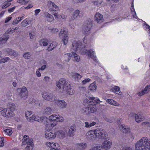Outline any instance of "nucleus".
<instances>
[{
    "instance_id": "f257e3e1",
    "label": "nucleus",
    "mask_w": 150,
    "mask_h": 150,
    "mask_svg": "<svg viewBox=\"0 0 150 150\" xmlns=\"http://www.w3.org/2000/svg\"><path fill=\"white\" fill-rule=\"evenodd\" d=\"M95 99L94 97H91L90 98H88L84 100V103H86L89 105V107H86L84 109V112H85L86 114H88L96 111L97 108L95 105L101 102V101L99 99Z\"/></svg>"
},
{
    "instance_id": "f03ea898",
    "label": "nucleus",
    "mask_w": 150,
    "mask_h": 150,
    "mask_svg": "<svg viewBox=\"0 0 150 150\" xmlns=\"http://www.w3.org/2000/svg\"><path fill=\"white\" fill-rule=\"evenodd\" d=\"M135 150H150V138L142 137L136 143Z\"/></svg>"
},
{
    "instance_id": "7ed1b4c3",
    "label": "nucleus",
    "mask_w": 150,
    "mask_h": 150,
    "mask_svg": "<svg viewBox=\"0 0 150 150\" xmlns=\"http://www.w3.org/2000/svg\"><path fill=\"white\" fill-rule=\"evenodd\" d=\"M22 144L23 145L26 146L25 147V150H32L33 148L34 144L33 139L30 138L27 135L24 136Z\"/></svg>"
},
{
    "instance_id": "20e7f679",
    "label": "nucleus",
    "mask_w": 150,
    "mask_h": 150,
    "mask_svg": "<svg viewBox=\"0 0 150 150\" xmlns=\"http://www.w3.org/2000/svg\"><path fill=\"white\" fill-rule=\"evenodd\" d=\"M86 45H82V44L79 41H74L72 43V49L74 52L79 51L83 54H85L87 53V50L85 49Z\"/></svg>"
},
{
    "instance_id": "39448f33",
    "label": "nucleus",
    "mask_w": 150,
    "mask_h": 150,
    "mask_svg": "<svg viewBox=\"0 0 150 150\" xmlns=\"http://www.w3.org/2000/svg\"><path fill=\"white\" fill-rule=\"evenodd\" d=\"M92 25V23L91 20H88L85 22L84 24L82 26V29L84 35H87L90 34Z\"/></svg>"
},
{
    "instance_id": "423d86ee",
    "label": "nucleus",
    "mask_w": 150,
    "mask_h": 150,
    "mask_svg": "<svg viewBox=\"0 0 150 150\" xmlns=\"http://www.w3.org/2000/svg\"><path fill=\"white\" fill-rule=\"evenodd\" d=\"M56 86L59 89L62 90L64 91L66 88H67L68 85H69V83L67 82L66 79L63 78L60 79L59 81H57L56 82Z\"/></svg>"
},
{
    "instance_id": "0eeeda50",
    "label": "nucleus",
    "mask_w": 150,
    "mask_h": 150,
    "mask_svg": "<svg viewBox=\"0 0 150 150\" xmlns=\"http://www.w3.org/2000/svg\"><path fill=\"white\" fill-rule=\"evenodd\" d=\"M96 138L100 139H106L108 138V135L104 129L98 128L95 130Z\"/></svg>"
},
{
    "instance_id": "6e6552de",
    "label": "nucleus",
    "mask_w": 150,
    "mask_h": 150,
    "mask_svg": "<svg viewBox=\"0 0 150 150\" xmlns=\"http://www.w3.org/2000/svg\"><path fill=\"white\" fill-rule=\"evenodd\" d=\"M41 95L43 98L47 101H54L57 99V97L53 94L48 92H42Z\"/></svg>"
},
{
    "instance_id": "1a4fd4ad",
    "label": "nucleus",
    "mask_w": 150,
    "mask_h": 150,
    "mask_svg": "<svg viewBox=\"0 0 150 150\" xmlns=\"http://www.w3.org/2000/svg\"><path fill=\"white\" fill-rule=\"evenodd\" d=\"M105 141L101 145H98L96 146L98 150H107L110 148L112 145V142L109 139Z\"/></svg>"
},
{
    "instance_id": "9d476101",
    "label": "nucleus",
    "mask_w": 150,
    "mask_h": 150,
    "mask_svg": "<svg viewBox=\"0 0 150 150\" xmlns=\"http://www.w3.org/2000/svg\"><path fill=\"white\" fill-rule=\"evenodd\" d=\"M57 115L56 114H53L50 116L48 120H47V122L45 124L47 125H49L51 127H54L56 125L57 119Z\"/></svg>"
},
{
    "instance_id": "9b49d317",
    "label": "nucleus",
    "mask_w": 150,
    "mask_h": 150,
    "mask_svg": "<svg viewBox=\"0 0 150 150\" xmlns=\"http://www.w3.org/2000/svg\"><path fill=\"white\" fill-rule=\"evenodd\" d=\"M17 91L19 92L21 99H25L28 97V92L27 88L24 86L21 88H18Z\"/></svg>"
},
{
    "instance_id": "f8f14e48",
    "label": "nucleus",
    "mask_w": 150,
    "mask_h": 150,
    "mask_svg": "<svg viewBox=\"0 0 150 150\" xmlns=\"http://www.w3.org/2000/svg\"><path fill=\"white\" fill-rule=\"evenodd\" d=\"M31 120H35L40 122H43L44 124H46L47 122V118L46 117H40L38 116L35 115H33L31 117Z\"/></svg>"
},
{
    "instance_id": "ddd939ff",
    "label": "nucleus",
    "mask_w": 150,
    "mask_h": 150,
    "mask_svg": "<svg viewBox=\"0 0 150 150\" xmlns=\"http://www.w3.org/2000/svg\"><path fill=\"white\" fill-rule=\"evenodd\" d=\"M56 132L54 131H47L45 133V137L47 139H54L56 137Z\"/></svg>"
},
{
    "instance_id": "4468645a",
    "label": "nucleus",
    "mask_w": 150,
    "mask_h": 150,
    "mask_svg": "<svg viewBox=\"0 0 150 150\" xmlns=\"http://www.w3.org/2000/svg\"><path fill=\"white\" fill-rule=\"evenodd\" d=\"M8 108H4L2 109L1 114L2 116L6 117H9L13 116V115L9 111Z\"/></svg>"
},
{
    "instance_id": "2eb2a0df",
    "label": "nucleus",
    "mask_w": 150,
    "mask_h": 150,
    "mask_svg": "<svg viewBox=\"0 0 150 150\" xmlns=\"http://www.w3.org/2000/svg\"><path fill=\"white\" fill-rule=\"evenodd\" d=\"M87 55L89 57L92 58L93 60L96 62L98 63V61L96 56L94 55L95 52L93 49H91L87 51Z\"/></svg>"
},
{
    "instance_id": "dca6fc26",
    "label": "nucleus",
    "mask_w": 150,
    "mask_h": 150,
    "mask_svg": "<svg viewBox=\"0 0 150 150\" xmlns=\"http://www.w3.org/2000/svg\"><path fill=\"white\" fill-rule=\"evenodd\" d=\"M133 115L134 116H135L136 121L138 122H139L144 119L145 117L144 115L142 113H140L138 114H134L131 113L130 115Z\"/></svg>"
},
{
    "instance_id": "f3484780",
    "label": "nucleus",
    "mask_w": 150,
    "mask_h": 150,
    "mask_svg": "<svg viewBox=\"0 0 150 150\" xmlns=\"http://www.w3.org/2000/svg\"><path fill=\"white\" fill-rule=\"evenodd\" d=\"M95 21L99 23L103 22L104 20L103 15L99 13H97L95 14Z\"/></svg>"
},
{
    "instance_id": "a211bd4d",
    "label": "nucleus",
    "mask_w": 150,
    "mask_h": 150,
    "mask_svg": "<svg viewBox=\"0 0 150 150\" xmlns=\"http://www.w3.org/2000/svg\"><path fill=\"white\" fill-rule=\"evenodd\" d=\"M55 103L56 104L62 108H65L67 105V103L63 100H55Z\"/></svg>"
},
{
    "instance_id": "6ab92c4d",
    "label": "nucleus",
    "mask_w": 150,
    "mask_h": 150,
    "mask_svg": "<svg viewBox=\"0 0 150 150\" xmlns=\"http://www.w3.org/2000/svg\"><path fill=\"white\" fill-rule=\"evenodd\" d=\"M68 30L65 28H62L59 34V36L62 38H68Z\"/></svg>"
},
{
    "instance_id": "aec40b11",
    "label": "nucleus",
    "mask_w": 150,
    "mask_h": 150,
    "mask_svg": "<svg viewBox=\"0 0 150 150\" xmlns=\"http://www.w3.org/2000/svg\"><path fill=\"white\" fill-rule=\"evenodd\" d=\"M119 124L118 126L120 129L121 131L124 133H127L130 131L129 128L127 127L124 124Z\"/></svg>"
},
{
    "instance_id": "412c9836",
    "label": "nucleus",
    "mask_w": 150,
    "mask_h": 150,
    "mask_svg": "<svg viewBox=\"0 0 150 150\" xmlns=\"http://www.w3.org/2000/svg\"><path fill=\"white\" fill-rule=\"evenodd\" d=\"M76 130V127L75 125H73L71 126L68 132V136L69 137H73L74 136Z\"/></svg>"
},
{
    "instance_id": "4be33fe9",
    "label": "nucleus",
    "mask_w": 150,
    "mask_h": 150,
    "mask_svg": "<svg viewBox=\"0 0 150 150\" xmlns=\"http://www.w3.org/2000/svg\"><path fill=\"white\" fill-rule=\"evenodd\" d=\"M103 117L106 122L109 123H112L114 120L113 116L105 114L103 115Z\"/></svg>"
},
{
    "instance_id": "5701e85b",
    "label": "nucleus",
    "mask_w": 150,
    "mask_h": 150,
    "mask_svg": "<svg viewBox=\"0 0 150 150\" xmlns=\"http://www.w3.org/2000/svg\"><path fill=\"white\" fill-rule=\"evenodd\" d=\"M64 91H66L68 94L70 95H74L75 93V92L74 89L72 87L70 84L67 88H66L65 90Z\"/></svg>"
},
{
    "instance_id": "b1692460",
    "label": "nucleus",
    "mask_w": 150,
    "mask_h": 150,
    "mask_svg": "<svg viewBox=\"0 0 150 150\" xmlns=\"http://www.w3.org/2000/svg\"><path fill=\"white\" fill-rule=\"evenodd\" d=\"M57 135H58L60 138H64L65 137V134L67 133V130L64 128L63 129L59 130L57 132H56Z\"/></svg>"
},
{
    "instance_id": "393cba45",
    "label": "nucleus",
    "mask_w": 150,
    "mask_h": 150,
    "mask_svg": "<svg viewBox=\"0 0 150 150\" xmlns=\"http://www.w3.org/2000/svg\"><path fill=\"white\" fill-rule=\"evenodd\" d=\"M130 9L131 11V13L132 15V17L133 18L136 19L137 20H140V19L138 18L137 15L136 13L134 8L133 2H132V4Z\"/></svg>"
},
{
    "instance_id": "a878e982",
    "label": "nucleus",
    "mask_w": 150,
    "mask_h": 150,
    "mask_svg": "<svg viewBox=\"0 0 150 150\" xmlns=\"http://www.w3.org/2000/svg\"><path fill=\"white\" fill-rule=\"evenodd\" d=\"M86 135L89 138L91 139H94L96 138L95 130L88 131L86 133Z\"/></svg>"
},
{
    "instance_id": "bb28decb",
    "label": "nucleus",
    "mask_w": 150,
    "mask_h": 150,
    "mask_svg": "<svg viewBox=\"0 0 150 150\" xmlns=\"http://www.w3.org/2000/svg\"><path fill=\"white\" fill-rule=\"evenodd\" d=\"M44 16L46 20L49 22H51L54 20L53 16L47 12H45Z\"/></svg>"
},
{
    "instance_id": "cd10ccee",
    "label": "nucleus",
    "mask_w": 150,
    "mask_h": 150,
    "mask_svg": "<svg viewBox=\"0 0 150 150\" xmlns=\"http://www.w3.org/2000/svg\"><path fill=\"white\" fill-rule=\"evenodd\" d=\"M76 148L79 150H82L86 148L87 144L85 143H81L76 144Z\"/></svg>"
},
{
    "instance_id": "c85d7f7f",
    "label": "nucleus",
    "mask_w": 150,
    "mask_h": 150,
    "mask_svg": "<svg viewBox=\"0 0 150 150\" xmlns=\"http://www.w3.org/2000/svg\"><path fill=\"white\" fill-rule=\"evenodd\" d=\"M16 105L15 104L13 103H9L8 107L7 108H8L9 109V110L10 111L11 113L13 115H14L13 111L15 110Z\"/></svg>"
},
{
    "instance_id": "c756f323",
    "label": "nucleus",
    "mask_w": 150,
    "mask_h": 150,
    "mask_svg": "<svg viewBox=\"0 0 150 150\" xmlns=\"http://www.w3.org/2000/svg\"><path fill=\"white\" fill-rule=\"evenodd\" d=\"M106 102L112 105L118 106L120 105L116 101L112 99H107Z\"/></svg>"
},
{
    "instance_id": "7c9ffc66",
    "label": "nucleus",
    "mask_w": 150,
    "mask_h": 150,
    "mask_svg": "<svg viewBox=\"0 0 150 150\" xmlns=\"http://www.w3.org/2000/svg\"><path fill=\"white\" fill-rule=\"evenodd\" d=\"M97 88V86L95 82L91 83L88 87V89L92 92H94L96 91Z\"/></svg>"
},
{
    "instance_id": "2f4dec72",
    "label": "nucleus",
    "mask_w": 150,
    "mask_h": 150,
    "mask_svg": "<svg viewBox=\"0 0 150 150\" xmlns=\"http://www.w3.org/2000/svg\"><path fill=\"white\" fill-rule=\"evenodd\" d=\"M83 15V14L80 12L79 10L77 9L74 11L73 17V18L75 19L78 16L82 17Z\"/></svg>"
},
{
    "instance_id": "473e14b6",
    "label": "nucleus",
    "mask_w": 150,
    "mask_h": 150,
    "mask_svg": "<svg viewBox=\"0 0 150 150\" xmlns=\"http://www.w3.org/2000/svg\"><path fill=\"white\" fill-rule=\"evenodd\" d=\"M48 43V40L45 38H43L40 41V45H43L44 46H47Z\"/></svg>"
},
{
    "instance_id": "72a5a7b5",
    "label": "nucleus",
    "mask_w": 150,
    "mask_h": 150,
    "mask_svg": "<svg viewBox=\"0 0 150 150\" xmlns=\"http://www.w3.org/2000/svg\"><path fill=\"white\" fill-rule=\"evenodd\" d=\"M24 16V15H22V16L21 17H18L14 19L13 22V24L15 25L18 24L19 22L21 21Z\"/></svg>"
},
{
    "instance_id": "f704fd0d",
    "label": "nucleus",
    "mask_w": 150,
    "mask_h": 150,
    "mask_svg": "<svg viewBox=\"0 0 150 150\" xmlns=\"http://www.w3.org/2000/svg\"><path fill=\"white\" fill-rule=\"evenodd\" d=\"M96 124L95 122H93L91 123H89L88 122H85V127L86 128H89L94 126Z\"/></svg>"
},
{
    "instance_id": "c9c22d12",
    "label": "nucleus",
    "mask_w": 150,
    "mask_h": 150,
    "mask_svg": "<svg viewBox=\"0 0 150 150\" xmlns=\"http://www.w3.org/2000/svg\"><path fill=\"white\" fill-rule=\"evenodd\" d=\"M44 113L47 114H50L52 112V109L51 107H48L44 109L43 110Z\"/></svg>"
},
{
    "instance_id": "e433bc0d",
    "label": "nucleus",
    "mask_w": 150,
    "mask_h": 150,
    "mask_svg": "<svg viewBox=\"0 0 150 150\" xmlns=\"http://www.w3.org/2000/svg\"><path fill=\"white\" fill-rule=\"evenodd\" d=\"M33 113L32 112L29 111H27L25 112V115L27 120L30 122L31 121V117L30 116Z\"/></svg>"
},
{
    "instance_id": "4c0bfd02",
    "label": "nucleus",
    "mask_w": 150,
    "mask_h": 150,
    "mask_svg": "<svg viewBox=\"0 0 150 150\" xmlns=\"http://www.w3.org/2000/svg\"><path fill=\"white\" fill-rule=\"evenodd\" d=\"M112 89L115 93L120 95L121 94V93L120 92V88L118 86H115L112 88Z\"/></svg>"
},
{
    "instance_id": "58836bf2",
    "label": "nucleus",
    "mask_w": 150,
    "mask_h": 150,
    "mask_svg": "<svg viewBox=\"0 0 150 150\" xmlns=\"http://www.w3.org/2000/svg\"><path fill=\"white\" fill-rule=\"evenodd\" d=\"M71 76L72 78L77 80L81 79L82 77L79 74L74 73H72Z\"/></svg>"
},
{
    "instance_id": "ea45409f",
    "label": "nucleus",
    "mask_w": 150,
    "mask_h": 150,
    "mask_svg": "<svg viewBox=\"0 0 150 150\" xmlns=\"http://www.w3.org/2000/svg\"><path fill=\"white\" fill-rule=\"evenodd\" d=\"M48 5L54 8L56 10H57L58 9V6L51 1H49L48 2Z\"/></svg>"
},
{
    "instance_id": "a19ab883",
    "label": "nucleus",
    "mask_w": 150,
    "mask_h": 150,
    "mask_svg": "<svg viewBox=\"0 0 150 150\" xmlns=\"http://www.w3.org/2000/svg\"><path fill=\"white\" fill-rule=\"evenodd\" d=\"M72 56V54L70 53H67L64 54L65 60L67 61H69L71 58V57Z\"/></svg>"
},
{
    "instance_id": "79ce46f5",
    "label": "nucleus",
    "mask_w": 150,
    "mask_h": 150,
    "mask_svg": "<svg viewBox=\"0 0 150 150\" xmlns=\"http://www.w3.org/2000/svg\"><path fill=\"white\" fill-rule=\"evenodd\" d=\"M31 56V53L29 52L25 53L23 55V57L26 59H29L30 58Z\"/></svg>"
},
{
    "instance_id": "37998d69",
    "label": "nucleus",
    "mask_w": 150,
    "mask_h": 150,
    "mask_svg": "<svg viewBox=\"0 0 150 150\" xmlns=\"http://www.w3.org/2000/svg\"><path fill=\"white\" fill-rule=\"evenodd\" d=\"M144 29L147 31H148L149 35L150 36V26L147 24H145L143 25Z\"/></svg>"
},
{
    "instance_id": "c03bdc74",
    "label": "nucleus",
    "mask_w": 150,
    "mask_h": 150,
    "mask_svg": "<svg viewBox=\"0 0 150 150\" xmlns=\"http://www.w3.org/2000/svg\"><path fill=\"white\" fill-rule=\"evenodd\" d=\"M56 144L53 143L51 142H48L46 143V145L47 146L49 147L50 148V149L51 150L53 148L52 147H54Z\"/></svg>"
},
{
    "instance_id": "a18cd8bd",
    "label": "nucleus",
    "mask_w": 150,
    "mask_h": 150,
    "mask_svg": "<svg viewBox=\"0 0 150 150\" xmlns=\"http://www.w3.org/2000/svg\"><path fill=\"white\" fill-rule=\"evenodd\" d=\"M4 134L8 136L11 135L12 133V130L10 129H5L4 130Z\"/></svg>"
},
{
    "instance_id": "49530a36",
    "label": "nucleus",
    "mask_w": 150,
    "mask_h": 150,
    "mask_svg": "<svg viewBox=\"0 0 150 150\" xmlns=\"http://www.w3.org/2000/svg\"><path fill=\"white\" fill-rule=\"evenodd\" d=\"M55 44L53 43H51L49 46L48 47L47 50L49 51H50L53 50L55 47Z\"/></svg>"
},
{
    "instance_id": "de8ad7c7",
    "label": "nucleus",
    "mask_w": 150,
    "mask_h": 150,
    "mask_svg": "<svg viewBox=\"0 0 150 150\" xmlns=\"http://www.w3.org/2000/svg\"><path fill=\"white\" fill-rule=\"evenodd\" d=\"M29 2V0H18L17 2L22 5H25L28 4Z\"/></svg>"
},
{
    "instance_id": "09e8293b",
    "label": "nucleus",
    "mask_w": 150,
    "mask_h": 150,
    "mask_svg": "<svg viewBox=\"0 0 150 150\" xmlns=\"http://www.w3.org/2000/svg\"><path fill=\"white\" fill-rule=\"evenodd\" d=\"M29 20L28 18H26L21 23L22 26L25 27L28 25L29 24Z\"/></svg>"
},
{
    "instance_id": "8fccbe9b",
    "label": "nucleus",
    "mask_w": 150,
    "mask_h": 150,
    "mask_svg": "<svg viewBox=\"0 0 150 150\" xmlns=\"http://www.w3.org/2000/svg\"><path fill=\"white\" fill-rule=\"evenodd\" d=\"M11 4V3H10L6 1L4 3L3 5L2 6V8L3 9L6 8L10 6Z\"/></svg>"
},
{
    "instance_id": "3c124183",
    "label": "nucleus",
    "mask_w": 150,
    "mask_h": 150,
    "mask_svg": "<svg viewBox=\"0 0 150 150\" xmlns=\"http://www.w3.org/2000/svg\"><path fill=\"white\" fill-rule=\"evenodd\" d=\"M72 56L75 59L76 61V62H79L80 59L79 56L74 52H72Z\"/></svg>"
},
{
    "instance_id": "603ef678",
    "label": "nucleus",
    "mask_w": 150,
    "mask_h": 150,
    "mask_svg": "<svg viewBox=\"0 0 150 150\" xmlns=\"http://www.w3.org/2000/svg\"><path fill=\"white\" fill-rule=\"evenodd\" d=\"M64 121V119L62 117L57 115V117L56 120L57 122H62Z\"/></svg>"
},
{
    "instance_id": "864d4df0",
    "label": "nucleus",
    "mask_w": 150,
    "mask_h": 150,
    "mask_svg": "<svg viewBox=\"0 0 150 150\" xmlns=\"http://www.w3.org/2000/svg\"><path fill=\"white\" fill-rule=\"evenodd\" d=\"M53 148L51 150H59L60 149V147L58 144H56L54 147H52Z\"/></svg>"
},
{
    "instance_id": "5fc2aeb1",
    "label": "nucleus",
    "mask_w": 150,
    "mask_h": 150,
    "mask_svg": "<svg viewBox=\"0 0 150 150\" xmlns=\"http://www.w3.org/2000/svg\"><path fill=\"white\" fill-rule=\"evenodd\" d=\"M143 90L145 93H147L150 91V86H146Z\"/></svg>"
},
{
    "instance_id": "6e6d98bb",
    "label": "nucleus",
    "mask_w": 150,
    "mask_h": 150,
    "mask_svg": "<svg viewBox=\"0 0 150 150\" xmlns=\"http://www.w3.org/2000/svg\"><path fill=\"white\" fill-rule=\"evenodd\" d=\"M49 30H51V31L53 33H56L58 32L59 30L57 28H51L50 27H48Z\"/></svg>"
},
{
    "instance_id": "4d7b16f0",
    "label": "nucleus",
    "mask_w": 150,
    "mask_h": 150,
    "mask_svg": "<svg viewBox=\"0 0 150 150\" xmlns=\"http://www.w3.org/2000/svg\"><path fill=\"white\" fill-rule=\"evenodd\" d=\"M8 38H0V44L5 43L8 40Z\"/></svg>"
},
{
    "instance_id": "13d9d810",
    "label": "nucleus",
    "mask_w": 150,
    "mask_h": 150,
    "mask_svg": "<svg viewBox=\"0 0 150 150\" xmlns=\"http://www.w3.org/2000/svg\"><path fill=\"white\" fill-rule=\"evenodd\" d=\"M57 10H55V11H54V12H53L52 11V14H53L55 17L56 18H58L60 17L59 16L57 13V12L56 11Z\"/></svg>"
},
{
    "instance_id": "bf43d9fd",
    "label": "nucleus",
    "mask_w": 150,
    "mask_h": 150,
    "mask_svg": "<svg viewBox=\"0 0 150 150\" xmlns=\"http://www.w3.org/2000/svg\"><path fill=\"white\" fill-rule=\"evenodd\" d=\"M4 138L2 137H0V147H2L4 145Z\"/></svg>"
},
{
    "instance_id": "052dcab7",
    "label": "nucleus",
    "mask_w": 150,
    "mask_h": 150,
    "mask_svg": "<svg viewBox=\"0 0 150 150\" xmlns=\"http://www.w3.org/2000/svg\"><path fill=\"white\" fill-rule=\"evenodd\" d=\"M90 81V79L89 78H87L82 81L81 82L83 84H85L89 82Z\"/></svg>"
},
{
    "instance_id": "680f3d73",
    "label": "nucleus",
    "mask_w": 150,
    "mask_h": 150,
    "mask_svg": "<svg viewBox=\"0 0 150 150\" xmlns=\"http://www.w3.org/2000/svg\"><path fill=\"white\" fill-rule=\"evenodd\" d=\"M13 50L9 48L6 49H5V51L7 52V53L9 55H11L13 52Z\"/></svg>"
},
{
    "instance_id": "e2e57ef3",
    "label": "nucleus",
    "mask_w": 150,
    "mask_h": 150,
    "mask_svg": "<svg viewBox=\"0 0 150 150\" xmlns=\"http://www.w3.org/2000/svg\"><path fill=\"white\" fill-rule=\"evenodd\" d=\"M142 124L144 126H150V123L147 121L143 122Z\"/></svg>"
},
{
    "instance_id": "0e129e2a",
    "label": "nucleus",
    "mask_w": 150,
    "mask_h": 150,
    "mask_svg": "<svg viewBox=\"0 0 150 150\" xmlns=\"http://www.w3.org/2000/svg\"><path fill=\"white\" fill-rule=\"evenodd\" d=\"M145 94L144 91L142 90L140 92L137 93V95L139 96H142V95H144Z\"/></svg>"
},
{
    "instance_id": "69168bd1",
    "label": "nucleus",
    "mask_w": 150,
    "mask_h": 150,
    "mask_svg": "<svg viewBox=\"0 0 150 150\" xmlns=\"http://www.w3.org/2000/svg\"><path fill=\"white\" fill-rule=\"evenodd\" d=\"M41 11V10L40 9H35L34 11L35 14V16H37Z\"/></svg>"
},
{
    "instance_id": "338daca9",
    "label": "nucleus",
    "mask_w": 150,
    "mask_h": 150,
    "mask_svg": "<svg viewBox=\"0 0 150 150\" xmlns=\"http://www.w3.org/2000/svg\"><path fill=\"white\" fill-rule=\"evenodd\" d=\"M12 53V54L11 55L15 57H16L18 56V53L16 52L14 50H13V52Z\"/></svg>"
},
{
    "instance_id": "774afa93",
    "label": "nucleus",
    "mask_w": 150,
    "mask_h": 150,
    "mask_svg": "<svg viewBox=\"0 0 150 150\" xmlns=\"http://www.w3.org/2000/svg\"><path fill=\"white\" fill-rule=\"evenodd\" d=\"M68 41V38H63L62 39V42H63L64 45H66L67 44Z\"/></svg>"
}]
</instances>
